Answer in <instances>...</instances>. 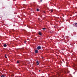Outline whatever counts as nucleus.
<instances>
[{"mask_svg":"<svg viewBox=\"0 0 77 77\" xmlns=\"http://www.w3.org/2000/svg\"><path fill=\"white\" fill-rule=\"evenodd\" d=\"M3 46H4V47H7V45H6V44L3 45Z\"/></svg>","mask_w":77,"mask_h":77,"instance_id":"20e7f679","label":"nucleus"},{"mask_svg":"<svg viewBox=\"0 0 77 77\" xmlns=\"http://www.w3.org/2000/svg\"><path fill=\"white\" fill-rule=\"evenodd\" d=\"M39 16L40 17H41V18H42V15H40Z\"/></svg>","mask_w":77,"mask_h":77,"instance_id":"ddd939ff","label":"nucleus"},{"mask_svg":"<svg viewBox=\"0 0 77 77\" xmlns=\"http://www.w3.org/2000/svg\"><path fill=\"white\" fill-rule=\"evenodd\" d=\"M38 34L39 35H40L41 36H42V33L41 32H38Z\"/></svg>","mask_w":77,"mask_h":77,"instance_id":"7ed1b4c3","label":"nucleus"},{"mask_svg":"<svg viewBox=\"0 0 77 77\" xmlns=\"http://www.w3.org/2000/svg\"><path fill=\"white\" fill-rule=\"evenodd\" d=\"M51 12H53V10H51Z\"/></svg>","mask_w":77,"mask_h":77,"instance_id":"4468645a","label":"nucleus"},{"mask_svg":"<svg viewBox=\"0 0 77 77\" xmlns=\"http://www.w3.org/2000/svg\"><path fill=\"white\" fill-rule=\"evenodd\" d=\"M73 25L75 27H77V23H73Z\"/></svg>","mask_w":77,"mask_h":77,"instance_id":"f03ea898","label":"nucleus"},{"mask_svg":"<svg viewBox=\"0 0 77 77\" xmlns=\"http://www.w3.org/2000/svg\"><path fill=\"white\" fill-rule=\"evenodd\" d=\"M17 63H20V62H19V61H17Z\"/></svg>","mask_w":77,"mask_h":77,"instance_id":"f8f14e48","label":"nucleus"},{"mask_svg":"<svg viewBox=\"0 0 77 77\" xmlns=\"http://www.w3.org/2000/svg\"><path fill=\"white\" fill-rule=\"evenodd\" d=\"M23 8H26V5H23Z\"/></svg>","mask_w":77,"mask_h":77,"instance_id":"423d86ee","label":"nucleus"},{"mask_svg":"<svg viewBox=\"0 0 77 77\" xmlns=\"http://www.w3.org/2000/svg\"><path fill=\"white\" fill-rule=\"evenodd\" d=\"M24 42L25 43H26V41H25V42Z\"/></svg>","mask_w":77,"mask_h":77,"instance_id":"412c9836","label":"nucleus"},{"mask_svg":"<svg viewBox=\"0 0 77 77\" xmlns=\"http://www.w3.org/2000/svg\"><path fill=\"white\" fill-rule=\"evenodd\" d=\"M36 11H39V9L38 8L37 10Z\"/></svg>","mask_w":77,"mask_h":77,"instance_id":"9d476101","label":"nucleus"},{"mask_svg":"<svg viewBox=\"0 0 77 77\" xmlns=\"http://www.w3.org/2000/svg\"><path fill=\"white\" fill-rule=\"evenodd\" d=\"M37 50H41V47L38 46L37 47Z\"/></svg>","mask_w":77,"mask_h":77,"instance_id":"f257e3e1","label":"nucleus"},{"mask_svg":"<svg viewBox=\"0 0 77 77\" xmlns=\"http://www.w3.org/2000/svg\"><path fill=\"white\" fill-rule=\"evenodd\" d=\"M1 77H5V76H4V75H2L1 76Z\"/></svg>","mask_w":77,"mask_h":77,"instance_id":"6e6552de","label":"nucleus"},{"mask_svg":"<svg viewBox=\"0 0 77 77\" xmlns=\"http://www.w3.org/2000/svg\"><path fill=\"white\" fill-rule=\"evenodd\" d=\"M38 53V51L37 50H35V53Z\"/></svg>","mask_w":77,"mask_h":77,"instance_id":"39448f33","label":"nucleus"},{"mask_svg":"<svg viewBox=\"0 0 77 77\" xmlns=\"http://www.w3.org/2000/svg\"><path fill=\"white\" fill-rule=\"evenodd\" d=\"M40 71H41V70H39V72H40Z\"/></svg>","mask_w":77,"mask_h":77,"instance_id":"4be33fe9","label":"nucleus"},{"mask_svg":"<svg viewBox=\"0 0 77 77\" xmlns=\"http://www.w3.org/2000/svg\"><path fill=\"white\" fill-rule=\"evenodd\" d=\"M70 45H72V44H70Z\"/></svg>","mask_w":77,"mask_h":77,"instance_id":"a211bd4d","label":"nucleus"},{"mask_svg":"<svg viewBox=\"0 0 77 77\" xmlns=\"http://www.w3.org/2000/svg\"><path fill=\"white\" fill-rule=\"evenodd\" d=\"M23 31H24V32H26V30H24Z\"/></svg>","mask_w":77,"mask_h":77,"instance_id":"aec40b11","label":"nucleus"},{"mask_svg":"<svg viewBox=\"0 0 77 77\" xmlns=\"http://www.w3.org/2000/svg\"><path fill=\"white\" fill-rule=\"evenodd\" d=\"M42 0H41L40 1L41 2H42Z\"/></svg>","mask_w":77,"mask_h":77,"instance_id":"6ab92c4d","label":"nucleus"},{"mask_svg":"<svg viewBox=\"0 0 77 77\" xmlns=\"http://www.w3.org/2000/svg\"><path fill=\"white\" fill-rule=\"evenodd\" d=\"M39 63H37V65H39Z\"/></svg>","mask_w":77,"mask_h":77,"instance_id":"2eb2a0df","label":"nucleus"},{"mask_svg":"<svg viewBox=\"0 0 77 77\" xmlns=\"http://www.w3.org/2000/svg\"><path fill=\"white\" fill-rule=\"evenodd\" d=\"M5 57L6 59L7 58V56H6V55H5Z\"/></svg>","mask_w":77,"mask_h":77,"instance_id":"9b49d317","label":"nucleus"},{"mask_svg":"<svg viewBox=\"0 0 77 77\" xmlns=\"http://www.w3.org/2000/svg\"><path fill=\"white\" fill-rule=\"evenodd\" d=\"M43 12H44V13H45V11H44Z\"/></svg>","mask_w":77,"mask_h":77,"instance_id":"f3484780","label":"nucleus"},{"mask_svg":"<svg viewBox=\"0 0 77 77\" xmlns=\"http://www.w3.org/2000/svg\"><path fill=\"white\" fill-rule=\"evenodd\" d=\"M45 29H46V28H43V30H45Z\"/></svg>","mask_w":77,"mask_h":77,"instance_id":"0eeeda50","label":"nucleus"},{"mask_svg":"<svg viewBox=\"0 0 77 77\" xmlns=\"http://www.w3.org/2000/svg\"><path fill=\"white\" fill-rule=\"evenodd\" d=\"M72 44H73V42H72Z\"/></svg>","mask_w":77,"mask_h":77,"instance_id":"dca6fc26","label":"nucleus"},{"mask_svg":"<svg viewBox=\"0 0 77 77\" xmlns=\"http://www.w3.org/2000/svg\"><path fill=\"white\" fill-rule=\"evenodd\" d=\"M36 63H39V61H38V60H37L36 62Z\"/></svg>","mask_w":77,"mask_h":77,"instance_id":"1a4fd4ad","label":"nucleus"}]
</instances>
